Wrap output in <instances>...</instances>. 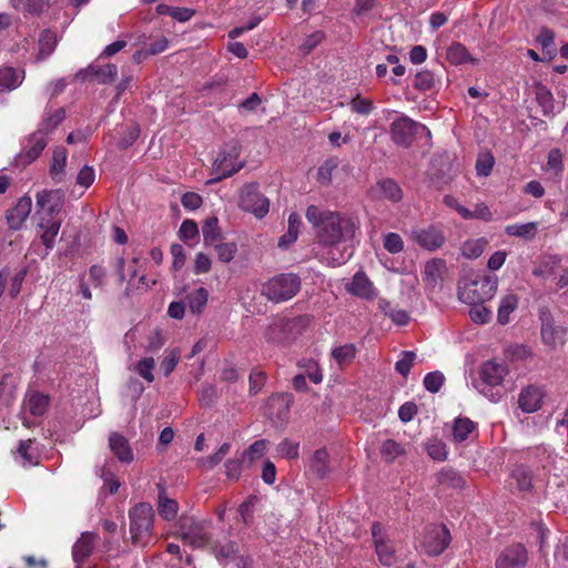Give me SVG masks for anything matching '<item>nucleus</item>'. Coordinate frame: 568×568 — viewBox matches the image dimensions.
<instances>
[{"label":"nucleus","instance_id":"nucleus-1","mask_svg":"<svg viewBox=\"0 0 568 568\" xmlns=\"http://www.w3.org/2000/svg\"><path fill=\"white\" fill-rule=\"evenodd\" d=\"M305 217L316 230L318 243L324 248L320 255L321 261L333 267L348 261L353 254L352 243L359 230L358 220L316 205L307 206Z\"/></svg>","mask_w":568,"mask_h":568},{"label":"nucleus","instance_id":"nucleus-2","mask_svg":"<svg viewBox=\"0 0 568 568\" xmlns=\"http://www.w3.org/2000/svg\"><path fill=\"white\" fill-rule=\"evenodd\" d=\"M36 201L38 235L48 253L54 247L55 239L61 229L62 222L58 215L62 210L64 197L59 190H43L38 192Z\"/></svg>","mask_w":568,"mask_h":568},{"label":"nucleus","instance_id":"nucleus-3","mask_svg":"<svg viewBox=\"0 0 568 568\" xmlns=\"http://www.w3.org/2000/svg\"><path fill=\"white\" fill-rule=\"evenodd\" d=\"M508 373V366L504 362L486 361L479 368V381L475 387L490 402L497 403L503 396L498 387L501 386Z\"/></svg>","mask_w":568,"mask_h":568},{"label":"nucleus","instance_id":"nucleus-4","mask_svg":"<svg viewBox=\"0 0 568 568\" xmlns=\"http://www.w3.org/2000/svg\"><path fill=\"white\" fill-rule=\"evenodd\" d=\"M301 278L294 273H282L268 278L261 293L268 301L283 303L293 298L301 290Z\"/></svg>","mask_w":568,"mask_h":568},{"label":"nucleus","instance_id":"nucleus-5","mask_svg":"<svg viewBox=\"0 0 568 568\" xmlns=\"http://www.w3.org/2000/svg\"><path fill=\"white\" fill-rule=\"evenodd\" d=\"M181 540L194 548L206 546L211 538V524L206 520L183 516L179 521Z\"/></svg>","mask_w":568,"mask_h":568},{"label":"nucleus","instance_id":"nucleus-6","mask_svg":"<svg viewBox=\"0 0 568 568\" xmlns=\"http://www.w3.org/2000/svg\"><path fill=\"white\" fill-rule=\"evenodd\" d=\"M498 287L496 276H484L470 281L458 290V298L466 304H479L490 300Z\"/></svg>","mask_w":568,"mask_h":568},{"label":"nucleus","instance_id":"nucleus-7","mask_svg":"<svg viewBox=\"0 0 568 568\" xmlns=\"http://www.w3.org/2000/svg\"><path fill=\"white\" fill-rule=\"evenodd\" d=\"M130 532L133 544L145 545L150 535L153 519L152 506L141 503L130 510Z\"/></svg>","mask_w":568,"mask_h":568},{"label":"nucleus","instance_id":"nucleus-8","mask_svg":"<svg viewBox=\"0 0 568 568\" xmlns=\"http://www.w3.org/2000/svg\"><path fill=\"white\" fill-rule=\"evenodd\" d=\"M420 131L430 135L427 126L413 121L406 115L398 116L392 122L389 128L392 141L402 148H409L414 141V136Z\"/></svg>","mask_w":568,"mask_h":568},{"label":"nucleus","instance_id":"nucleus-9","mask_svg":"<svg viewBox=\"0 0 568 568\" xmlns=\"http://www.w3.org/2000/svg\"><path fill=\"white\" fill-rule=\"evenodd\" d=\"M239 206L256 219H263L268 213L270 201L258 191L256 183H248L241 189Z\"/></svg>","mask_w":568,"mask_h":568},{"label":"nucleus","instance_id":"nucleus-10","mask_svg":"<svg viewBox=\"0 0 568 568\" xmlns=\"http://www.w3.org/2000/svg\"><path fill=\"white\" fill-rule=\"evenodd\" d=\"M239 149L232 146L230 151L221 152L213 163V171L216 180H222L239 172L243 168V162L239 160Z\"/></svg>","mask_w":568,"mask_h":568},{"label":"nucleus","instance_id":"nucleus-11","mask_svg":"<svg viewBox=\"0 0 568 568\" xmlns=\"http://www.w3.org/2000/svg\"><path fill=\"white\" fill-rule=\"evenodd\" d=\"M449 541L448 529L445 526H434L425 532L422 546L428 555L438 556L447 548Z\"/></svg>","mask_w":568,"mask_h":568},{"label":"nucleus","instance_id":"nucleus-12","mask_svg":"<svg viewBox=\"0 0 568 568\" xmlns=\"http://www.w3.org/2000/svg\"><path fill=\"white\" fill-rule=\"evenodd\" d=\"M528 552L521 544H514L500 551L496 558V568H525Z\"/></svg>","mask_w":568,"mask_h":568},{"label":"nucleus","instance_id":"nucleus-13","mask_svg":"<svg viewBox=\"0 0 568 568\" xmlns=\"http://www.w3.org/2000/svg\"><path fill=\"white\" fill-rule=\"evenodd\" d=\"M412 234L416 243L428 251H435L445 243L444 233L435 226L417 229Z\"/></svg>","mask_w":568,"mask_h":568},{"label":"nucleus","instance_id":"nucleus-14","mask_svg":"<svg viewBox=\"0 0 568 568\" xmlns=\"http://www.w3.org/2000/svg\"><path fill=\"white\" fill-rule=\"evenodd\" d=\"M372 535L375 544V550L379 561L385 566L393 565L396 559L394 556L393 546L385 540L383 526L379 523H374L372 526Z\"/></svg>","mask_w":568,"mask_h":568},{"label":"nucleus","instance_id":"nucleus-15","mask_svg":"<svg viewBox=\"0 0 568 568\" xmlns=\"http://www.w3.org/2000/svg\"><path fill=\"white\" fill-rule=\"evenodd\" d=\"M545 397V390L536 385H529L521 389L518 405L525 413H535L540 409Z\"/></svg>","mask_w":568,"mask_h":568},{"label":"nucleus","instance_id":"nucleus-16","mask_svg":"<svg viewBox=\"0 0 568 568\" xmlns=\"http://www.w3.org/2000/svg\"><path fill=\"white\" fill-rule=\"evenodd\" d=\"M567 329L562 326H556L549 320H544L541 325V341L552 351L562 347L566 343Z\"/></svg>","mask_w":568,"mask_h":568},{"label":"nucleus","instance_id":"nucleus-17","mask_svg":"<svg viewBox=\"0 0 568 568\" xmlns=\"http://www.w3.org/2000/svg\"><path fill=\"white\" fill-rule=\"evenodd\" d=\"M446 262L442 258H432L425 264L424 282L430 290L439 287L446 273Z\"/></svg>","mask_w":568,"mask_h":568},{"label":"nucleus","instance_id":"nucleus-18","mask_svg":"<svg viewBox=\"0 0 568 568\" xmlns=\"http://www.w3.org/2000/svg\"><path fill=\"white\" fill-rule=\"evenodd\" d=\"M32 209V200L29 196H22L18 200L14 207L8 211L7 221L12 230H19L29 216Z\"/></svg>","mask_w":568,"mask_h":568},{"label":"nucleus","instance_id":"nucleus-19","mask_svg":"<svg viewBox=\"0 0 568 568\" xmlns=\"http://www.w3.org/2000/svg\"><path fill=\"white\" fill-rule=\"evenodd\" d=\"M302 224V217L297 213L292 212L287 220V231L278 239L277 246L282 250H287L293 243H295Z\"/></svg>","mask_w":568,"mask_h":568},{"label":"nucleus","instance_id":"nucleus-20","mask_svg":"<svg viewBox=\"0 0 568 568\" xmlns=\"http://www.w3.org/2000/svg\"><path fill=\"white\" fill-rule=\"evenodd\" d=\"M346 288L351 294L362 298H371L374 296L373 283L362 272H357L353 276L352 282L347 284Z\"/></svg>","mask_w":568,"mask_h":568},{"label":"nucleus","instance_id":"nucleus-21","mask_svg":"<svg viewBox=\"0 0 568 568\" xmlns=\"http://www.w3.org/2000/svg\"><path fill=\"white\" fill-rule=\"evenodd\" d=\"M109 447L120 462L131 463L133 460L132 449L122 435L112 433L109 437Z\"/></svg>","mask_w":568,"mask_h":568},{"label":"nucleus","instance_id":"nucleus-22","mask_svg":"<svg viewBox=\"0 0 568 568\" xmlns=\"http://www.w3.org/2000/svg\"><path fill=\"white\" fill-rule=\"evenodd\" d=\"M519 297L514 292H508L500 297L497 321L501 325H506L510 321V314L518 307Z\"/></svg>","mask_w":568,"mask_h":568},{"label":"nucleus","instance_id":"nucleus-23","mask_svg":"<svg viewBox=\"0 0 568 568\" xmlns=\"http://www.w3.org/2000/svg\"><path fill=\"white\" fill-rule=\"evenodd\" d=\"M48 144V139L42 131H36L30 135L23 149V154L29 162L36 160Z\"/></svg>","mask_w":568,"mask_h":568},{"label":"nucleus","instance_id":"nucleus-24","mask_svg":"<svg viewBox=\"0 0 568 568\" xmlns=\"http://www.w3.org/2000/svg\"><path fill=\"white\" fill-rule=\"evenodd\" d=\"M95 536L91 532H83L73 546V559L78 566L84 561L93 549Z\"/></svg>","mask_w":568,"mask_h":568},{"label":"nucleus","instance_id":"nucleus-25","mask_svg":"<svg viewBox=\"0 0 568 568\" xmlns=\"http://www.w3.org/2000/svg\"><path fill=\"white\" fill-rule=\"evenodd\" d=\"M24 79V71H17L10 67L0 68V91L17 89Z\"/></svg>","mask_w":568,"mask_h":568},{"label":"nucleus","instance_id":"nucleus-26","mask_svg":"<svg viewBox=\"0 0 568 568\" xmlns=\"http://www.w3.org/2000/svg\"><path fill=\"white\" fill-rule=\"evenodd\" d=\"M537 232V222L515 223L509 224L505 227V233L508 236L519 237L527 241L532 240L536 236Z\"/></svg>","mask_w":568,"mask_h":568},{"label":"nucleus","instance_id":"nucleus-27","mask_svg":"<svg viewBox=\"0 0 568 568\" xmlns=\"http://www.w3.org/2000/svg\"><path fill=\"white\" fill-rule=\"evenodd\" d=\"M48 405L49 397L38 392L29 394L26 400V409L33 416H42L47 412Z\"/></svg>","mask_w":568,"mask_h":568},{"label":"nucleus","instance_id":"nucleus-28","mask_svg":"<svg viewBox=\"0 0 568 568\" xmlns=\"http://www.w3.org/2000/svg\"><path fill=\"white\" fill-rule=\"evenodd\" d=\"M64 116L65 112L62 108L53 111L47 110L38 131H42L47 136L48 133L52 132L62 122Z\"/></svg>","mask_w":568,"mask_h":568},{"label":"nucleus","instance_id":"nucleus-29","mask_svg":"<svg viewBox=\"0 0 568 568\" xmlns=\"http://www.w3.org/2000/svg\"><path fill=\"white\" fill-rule=\"evenodd\" d=\"M202 234L205 245H213L220 240L221 231L216 216H210L204 221L202 225Z\"/></svg>","mask_w":568,"mask_h":568},{"label":"nucleus","instance_id":"nucleus-30","mask_svg":"<svg viewBox=\"0 0 568 568\" xmlns=\"http://www.w3.org/2000/svg\"><path fill=\"white\" fill-rule=\"evenodd\" d=\"M67 162V151L62 146H58L54 149L52 154V162L50 165V174L52 179L57 182L61 181L62 173Z\"/></svg>","mask_w":568,"mask_h":568},{"label":"nucleus","instance_id":"nucleus-31","mask_svg":"<svg viewBox=\"0 0 568 568\" xmlns=\"http://www.w3.org/2000/svg\"><path fill=\"white\" fill-rule=\"evenodd\" d=\"M57 42L58 40L54 32L50 30L42 31L39 39V53L37 60H43L49 57L54 51Z\"/></svg>","mask_w":568,"mask_h":568},{"label":"nucleus","instance_id":"nucleus-32","mask_svg":"<svg viewBox=\"0 0 568 568\" xmlns=\"http://www.w3.org/2000/svg\"><path fill=\"white\" fill-rule=\"evenodd\" d=\"M476 424L467 417H458L453 427V436L456 442L466 440L475 430Z\"/></svg>","mask_w":568,"mask_h":568},{"label":"nucleus","instance_id":"nucleus-33","mask_svg":"<svg viewBox=\"0 0 568 568\" xmlns=\"http://www.w3.org/2000/svg\"><path fill=\"white\" fill-rule=\"evenodd\" d=\"M488 241L485 237L468 240L462 246V254L469 260L477 258L484 253Z\"/></svg>","mask_w":568,"mask_h":568},{"label":"nucleus","instance_id":"nucleus-34","mask_svg":"<svg viewBox=\"0 0 568 568\" xmlns=\"http://www.w3.org/2000/svg\"><path fill=\"white\" fill-rule=\"evenodd\" d=\"M535 95L538 104L541 106L545 115L554 113V97L548 88L542 84H537L535 88Z\"/></svg>","mask_w":568,"mask_h":568},{"label":"nucleus","instance_id":"nucleus-35","mask_svg":"<svg viewBox=\"0 0 568 568\" xmlns=\"http://www.w3.org/2000/svg\"><path fill=\"white\" fill-rule=\"evenodd\" d=\"M267 444L268 443L266 439H260V440L254 442L242 454L243 462H245V464L247 466H251L254 462L261 459L266 453Z\"/></svg>","mask_w":568,"mask_h":568},{"label":"nucleus","instance_id":"nucleus-36","mask_svg":"<svg viewBox=\"0 0 568 568\" xmlns=\"http://www.w3.org/2000/svg\"><path fill=\"white\" fill-rule=\"evenodd\" d=\"M158 510L161 517L165 520H172L175 518L179 505L174 499H170L164 495V491L159 494Z\"/></svg>","mask_w":568,"mask_h":568},{"label":"nucleus","instance_id":"nucleus-37","mask_svg":"<svg viewBox=\"0 0 568 568\" xmlns=\"http://www.w3.org/2000/svg\"><path fill=\"white\" fill-rule=\"evenodd\" d=\"M377 187L384 197L393 202H398L403 197L402 190L394 180H382L378 182Z\"/></svg>","mask_w":568,"mask_h":568},{"label":"nucleus","instance_id":"nucleus-38","mask_svg":"<svg viewBox=\"0 0 568 568\" xmlns=\"http://www.w3.org/2000/svg\"><path fill=\"white\" fill-rule=\"evenodd\" d=\"M209 300V292L200 287L187 295V304L192 313H201Z\"/></svg>","mask_w":568,"mask_h":568},{"label":"nucleus","instance_id":"nucleus-39","mask_svg":"<svg viewBox=\"0 0 568 568\" xmlns=\"http://www.w3.org/2000/svg\"><path fill=\"white\" fill-rule=\"evenodd\" d=\"M338 166L337 158L326 159L317 170V182L322 185H328L332 182L333 172Z\"/></svg>","mask_w":568,"mask_h":568},{"label":"nucleus","instance_id":"nucleus-40","mask_svg":"<svg viewBox=\"0 0 568 568\" xmlns=\"http://www.w3.org/2000/svg\"><path fill=\"white\" fill-rule=\"evenodd\" d=\"M311 468L320 476L323 477L328 470V453L325 448H320L314 452L311 459Z\"/></svg>","mask_w":568,"mask_h":568},{"label":"nucleus","instance_id":"nucleus-41","mask_svg":"<svg viewBox=\"0 0 568 568\" xmlns=\"http://www.w3.org/2000/svg\"><path fill=\"white\" fill-rule=\"evenodd\" d=\"M381 454L387 463L394 462L397 457L405 454L404 447L393 439H387L382 444Z\"/></svg>","mask_w":568,"mask_h":568},{"label":"nucleus","instance_id":"nucleus-42","mask_svg":"<svg viewBox=\"0 0 568 568\" xmlns=\"http://www.w3.org/2000/svg\"><path fill=\"white\" fill-rule=\"evenodd\" d=\"M446 58L452 64L458 65L469 60V53L462 43L456 42L447 49Z\"/></svg>","mask_w":568,"mask_h":568},{"label":"nucleus","instance_id":"nucleus-43","mask_svg":"<svg viewBox=\"0 0 568 568\" xmlns=\"http://www.w3.org/2000/svg\"><path fill=\"white\" fill-rule=\"evenodd\" d=\"M356 354V348L353 344H345L336 347L332 352L333 358L339 366L351 363Z\"/></svg>","mask_w":568,"mask_h":568},{"label":"nucleus","instance_id":"nucleus-44","mask_svg":"<svg viewBox=\"0 0 568 568\" xmlns=\"http://www.w3.org/2000/svg\"><path fill=\"white\" fill-rule=\"evenodd\" d=\"M155 367V361L153 357H144L140 359L134 367V371L148 383L154 381L153 369Z\"/></svg>","mask_w":568,"mask_h":568},{"label":"nucleus","instance_id":"nucleus-45","mask_svg":"<svg viewBox=\"0 0 568 568\" xmlns=\"http://www.w3.org/2000/svg\"><path fill=\"white\" fill-rule=\"evenodd\" d=\"M181 357V352L179 348H173L168 351L160 364V369L164 376H169L178 365Z\"/></svg>","mask_w":568,"mask_h":568},{"label":"nucleus","instance_id":"nucleus-46","mask_svg":"<svg viewBox=\"0 0 568 568\" xmlns=\"http://www.w3.org/2000/svg\"><path fill=\"white\" fill-rule=\"evenodd\" d=\"M32 439L21 440L18 448V453L22 457V459L29 465H37L39 463V455L37 450L32 447Z\"/></svg>","mask_w":568,"mask_h":568},{"label":"nucleus","instance_id":"nucleus-47","mask_svg":"<svg viewBox=\"0 0 568 568\" xmlns=\"http://www.w3.org/2000/svg\"><path fill=\"white\" fill-rule=\"evenodd\" d=\"M435 83L434 73L428 70H423L415 75L414 88L419 91H429L435 88Z\"/></svg>","mask_w":568,"mask_h":568},{"label":"nucleus","instance_id":"nucleus-48","mask_svg":"<svg viewBox=\"0 0 568 568\" xmlns=\"http://www.w3.org/2000/svg\"><path fill=\"white\" fill-rule=\"evenodd\" d=\"M217 254V258L223 263L231 262L236 252L237 246L234 242H227V243H215L213 244Z\"/></svg>","mask_w":568,"mask_h":568},{"label":"nucleus","instance_id":"nucleus-49","mask_svg":"<svg viewBox=\"0 0 568 568\" xmlns=\"http://www.w3.org/2000/svg\"><path fill=\"white\" fill-rule=\"evenodd\" d=\"M13 7L23 12L38 13L45 6V0H11Z\"/></svg>","mask_w":568,"mask_h":568},{"label":"nucleus","instance_id":"nucleus-50","mask_svg":"<svg viewBox=\"0 0 568 568\" xmlns=\"http://www.w3.org/2000/svg\"><path fill=\"white\" fill-rule=\"evenodd\" d=\"M513 477L516 480L517 486L520 490L526 491L530 489L532 477L531 473L528 469H526L523 466H519L513 471Z\"/></svg>","mask_w":568,"mask_h":568},{"label":"nucleus","instance_id":"nucleus-51","mask_svg":"<svg viewBox=\"0 0 568 568\" xmlns=\"http://www.w3.org/2000/svg\"><path fill=\"white\" fill-rule=\"evenodd\" d=\"M416 358V354L412 351H405L402 353L400 358L396 362L395 368L396 371L404 377L408 375L410 368Z\"/></svg>","mask_w":568,"mask_h":568},{"label":"nucleus","instance_id":"nucleus-52","mask_svg":"<svg viewBox=\"0 0 568 568\" xmlns=\"http://www.w3.org/2000/svg\"><path fill=\"white\" fill-rule=\"evenodd\" d=\"M437 480L440 485L459 487L463 484L462 477L454 469H442L437 475Z\"/></svg>","mask_w":568,"mask_h":568},{"label":"nucleus","instance_id":"nucleus-53","mask_svg":"<svg viewBox=\"0 0 568 568\" xmlns=\"http://www.w3.org/2000/svg\"><path fill=\"white\" fill-rule=\"evenodd\" d=\"M471 305L473 307L469 311V316L473 322L476 324H486L489 322L491 312L486 306H484L483 303Z\"/></svg>","mask_w":568,"mask_h":568},{"label":"nucleus","instance_id":"nucleus-54","mask_svg":"<svg viewBox=\"0 0 568 568\" xmlns=\"http://www.w3.org/2000/svg\"><path fill=\"white\" fill-rule=\"evenodd\" d=\"M257 503L256 496H250L239 507L240 516L245 525H250L253 519L254 507Z\"/></svg>","mask_w":568,"mask_h":568},{"label":"nucleus","instance_id":"nucleus-55","mask_svg":"<svg viewBox=\"0 0 568 568\" xmlns=\"http://www.w3.org/2000/svg\"><path fill=\"white\" fill-rule=\"evenodd\" d=\"M468 214L469 215H465V220L476 219L485 222L493 220V213L485 203L475 204L474 210L468 209Z\"/></svg>","mask_w":568,"mask_h":568},{"label":"nucleus","instance_id":"nucleus-56","mask_svg":"<svg viewBox=\"0 0 568 568\" xmlns=\"http://www.w3.org/2000/svg\"><path fill=\"white\" fill-rule=\"evenodd\" d=\"M384 247L389 253L396 254L404 250V242L399 234L390 232L384 235Z\"/></svg>","mask_w":568,"mask_h":568},{"label":"nucleus","instance_id":"nucleus-57","mask_svg":"<svg viewBox=\"0 0 568 568\" xmlns=\"http://www.w3.org/2000/svg\"><path fill=\"white\" fill-rule=\"evenodd\" d=\"M444 381L445 377L440 372H432L424 377V386L428 392L437 393L442 388Z\"/></svg>","mask_w":568,"mask_h":568},{"label":"nucleus","instance_id":"nucleus-58","mask_svg":"<svg viewBox=\"0 0 568 568\" xmlns=\"http://www.w3.org/2000/svg\"><path fill=\"white\" fill-rule=\"evenodd\" d=\"M180 237L182 241H194L199 237L197 224L192 220H185L180 227Z\"/></svg>","mask_w":568,"mask_h":568},{"label":"nucleus","instance_id":"nucleus-59","mask_svg":"<svg viewBox=\"0 0 568 568\" xmlns=\"http://www.w3.org/2000/svg\"><path fill=\"white\" fill-rule=\"evenodd\" d=\"M349 106L353 112L362 115H368L374 109L371 100L361 98L359 95L352 99Z\"/></svg>","mask_w":568,"mask_h":568},{"label":"nucleus","instance_id":"nucleus-60","mask_svg":"<svg viewBox=\"0 0 568 568\" xmlns=\"http://www.w3.org/2000/svg\"><path fill=\"white\" fill-rule=\"evenodd\" d=\"M236 551L237 548L234 542H226L225 545L216 546L214 548V555L216 559L221 562H225L230 559H233Z\"/></svg>","mask_w":568,"mask_h":568},{"label":"nucleus","instance_id":"nucleus-61","mask_svg":"<svg viewBox=\"0 0 568 568\" xmlns=\"http://www.w3.org/2000/svg\"><path fill=\"white\" fill-rule=\"evenodd\" d=\"M427 453L435 460H445L447 458V449L444 443L432 440L427 444Z\"/></svg>","mask_w":568,"mask_h":568},{"label":"nucleus","instance_id":"nucleus-62","mask_svg":"<svg viewBox=\"0 0 568 568\" xmlns=\"http://www.w3.org/2000/svg\"><path fill=\"white\" fill-rule=\"evenodd\" d=\"M94 74L103 83L112 82L118 74V68L114 64H105V65L99 67L94 71Z\"/></svg>","mask_w":568,"mask_h":568},{"label":"nucleus","instance_id":"nucleus-63","mask_svg":"<svg viewBox=\"0 0 568 568\" xmlns=\"http://www.w3.org/2000/svg\"><path fill=\"white\" fill-rule=\"evenodd\" d=\"M277 453L285 458L294 459L298 456V444L292 443L287 439L283 440L277 446Z\"/></svg>","mask_w":568,"mask_h":568},{"label":"nucleus","instance_id":"nucleus-64","mask_svg":"<svg viewBox=\"0 0 568 568\" xmlns=\"http://www.w3.org/2000/svg\"><path fill=\"white\" fill-rule=\"evenodd\" d=\"M212 261L204 253H197L194 258L193 272L194 274H204L211 270Z\"/></svg>","mask_w":568,"mask_h":568}]
</instances>
